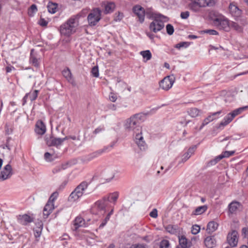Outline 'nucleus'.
Instances as JSON below:
<instances>
[{
  "mask_svg": "<svg viewBox=\"0 0 248 248\" xmlns=\"http://www.w3.org/2000/svg\"><path fill=\"white\" fill-rule=\"evenodd\" d=\"M143 117L141 114H136L127 119L124 124L125 129L129 132H131L133 135L141 131L140 126V121Z\"/></svg>",
  "mask_w": 248,
  "mask_h": 248,
  "instance_id": "obj_1",
  "label": "nucleus"
},
{
  "mask_svg": "<svg viewBox=\"0 0 248 248\" xmlns=\"http://www.w3.org/2000/svg\"><path fill=\"white\" fill-rule=\"evenodd\" d=\"M165 229L169 233L178 236L179 245L176 248H186V237L183 234L182 228L176 225L169 224L165 226Z\"/></svg>",
  "mask_w": 248,
  "mask_h": 248,
  "instance_id": "obj_2",
  "label": "nucleus"
},
{
  "mask_svg": "<svg viewBox=\"0 0 248 248\" xmlns=\"http://www.w3.org/2000/svg\"><path fill=\"white\" fill-rule=\"evenodd\" d=\"M89 184L86 181H83L80 183L70 194L68 197V201L71 202H76L83 195L89 194L90 192H87Z\"/></svg>",
  "mask_w": 248,
  "mask_h": 248,
  "instance_id": "obj_3",
  "label": "nucleus"
},
{
  "mask_svg": "<svg viewBox=\"0 0 248 248\" xmlns=\"http://www.w3.org/2000/svg\"><path fill=\"white\" fill-rule=\"evenodd\" d=\"M78 26L76 19L70 18L60 27V32L61 35L69 37L76 31Z\"/></svg>",
  "mask_w": 248,
  "mask_h": 248,
  "instance_id": "obj_4",
  "label": "nucleus"
},
{
  "mask_svg": "<svg viewBox=\"0 0 248 248\" xmlns=\"http://www.w3.org/2000/svg\"><path fill=\"white\" fill-rule=\"evenodd\" d=\"M101 11L99 8H94L88 15L87 20L91 27L95 26L101 18Z\"/></svg>",
  "mask_w": 248,
  "mask_h": 248,
  "instance_id": "obj_5",
  "label": "nucleus"
},
{
  "mask_svg": "<svg viewBox=\"0 0 248 248\" xmlns=\"http://www.w3.org/2000/svg\"><path fill=\"white\" fill-rule=\"evenodd\" d=\"M168 20V17L166 20H165L163 18H156L153 19V21L149 25L150 30L154 33H156L159 31H160L164 27V22H166Z\"/></svg>",
  "mask_w": 248,
  "mask_h": 248,
  "instance_id": "obj_6",
  "label": "nucleus"
},
{
  "mask_svg": "<svg viewBox=\"0 0 248 248\" xmlns=\"http://www.w3.org/2000/svg\"><path fill=\"white\" fill-rule=\"evenodd\" d=\"M230 23L231 21L225 16L216 18L214 20V23L219 29L226 31L230 30Z\"/></svg>",
  "mask_w": 248,
  "mask_h": 248,
  "instance_id": "obj_7",
  "label": "nucleus"
},
{
  "mask_svg": "<svg viewBox=\"0 0 248 248\" xmlns=\"http://www.w3.org/2000/svg\"><path fill=\"white\" fill-rule=\"evenodd\" d=\"M174 82V78L173 76H167L160 81L159 86L162 89L168 91L172 87Z\"/></svg>",
  "mask_w": 248,
  "mask_h": 248,
  "instance_id": "obj_8",
  "label": "nucleus"
},
{
  "mask_svg": "<svg viewBox=\"0 0 248 248\" xmlns=\"http://www.w3.org/2000/svg\"><path fill=\"white\" fill-rule=\"evenodd\" d=\"M13 174L12 166L10 164L5 165L0 173V181H3L11 177Z\"/></svg>",
  "mask_w": 248,
  "mask_h": 248,
  "instance_id": "obj_9",
  "label": "nucleus"
},
{
  "mask_svg": "<svg viewBox=\"0 0 248 248\" xmlns=\"http://www.w3.org/2000/svg\"><path fill=\"white\" fill-rule=\"evenodd\" d=\"M133 12L138 17V21L142 23L144 21L145 11V9L139 5H136L133 8Z\"/></svg>",
  "mask_w": 248,
  "mask_h": 248,
  "instance_id": "obj_10",
  "label": "nucleus"
},
{
  "mask_svg": "<svg viewBox=\"0 0 248 248\" xmlns=\"http://www.w3.org/2000/svg\"><path fill=\"white\" fill-rule=\"evenodd\" d=\"M228 11L229 14L235 20H237L242 14L241 10H240L234 2H231L230 3L228 7Z\"/></svg>",
  "mask_w": 248,
  "mask_h": 248,
  "instance_id": "obj_11",
  "label": "nucleus"
},
{
  "mask_svg": "<svg viewBox=\"0 0 248 248\" xmlns=\"http://www.w3.org/2000/svg\"><path fill=\"white\" fill-rule=\"evenodd\" d=\"M109 146H105L103 149H99L93 152L84 157V160L86 161H90L94 158L100 156L104 153L108 152Z\"/></svg>",
  "mask_w": 248,
  "mask_h": 248,
  "instance_id": "obj_12",
  "label": "nucleus"
},
{
  "mask_svg": "<svg viewBox=\"0 0 248 248\" xmlns=\"http://www.w3.org/2000/svg\"><path fill=\"white\" fill-rule=\"evenodd\" d=\"M238 240V232L236 231H232L228 233L227 242L231 247H235L237 245Z\"/></svg>",
  "mask_w": 248,
  "mask_h": 248,
  "instance_id": "obj_13",
  "label": "nucleus"
},
{
  "mask_svg": "<svg viewBox=\"0 0 248 248\" xmlns=\"http://www.w3.org/2000/svg\"><path fill=\"white\" fill-rule=\"evenodd\" d=\"M145 15L149 19H154L156 18H163L165 20H167V17L160 14L155 13L152 8H148L145 10Z\"/></svg>",
  "mask_w": 248,
  "mask_h": 248,
  "instance_id": "obj_14",
  "label": "nucleus"
},
{
  "mask_svg": "<svg viewBox=\"0 0 248 248\" xmlns=\"http://www.w3.org/2000/svg\"><path fill=\"white\" fill-rule=\"evenodd\" d=\"M246 24V22L244 20L241 19L240 23L234 21H231L230 23V29H232L237 32L241 33L243 31V27Z\"/></svg>",
  "mask_w": 248,
  "mask_h": 248,
  "instance_id": "obj_15",
  "label": "nucleus"
},
{
  "mask_svg": "<svg viewBox=\"0 0 248 248\" xmlns=\"http://www.w3.org/2000/svg\"><path fill=\"white\" fill-rule=\"evenodd\" d=\"M135 141L140 150H145L146 148V144L143 140L141 131L135 134Z\"/></svg>",
  "mask_w": 248,
  "mask_h": 248,
  "instance_id": "obj_16",
  "label": "nucleus"
},
{
  "mask_svg": "<svg viewBox=\"0 0 248 248\" xmlns=\"http://www.w3.org/2000/svg\"><path fill=\"white\" fill-rule=\"evenodd\" d=\"M204 244L207 248H214L217 246V240L215 235L206 236L204 240Z\"/></svg>",
  "mask_w": 248,
  "mask_h": 248,
  "instance_id": "obj_17",
  "label": "nucleus"
},
{
  "mask_svg": "<svg viewBox=\"0 0 248 248\" xmlns=\"http://www.w3.org/2000/svg\"><path fill=\"white\" fill-rule=\"evenodd\" d=\"M88 225L85 223L84 219L80 217H77L73 222L72 229L73 231H76L79 227H86Z\"/></svg>",
  "mask_w": 248,
  "mask_h": 248,
  "instance_id": "obj_18",
  "label": "nucleus"
},
{
  "mask_svg": "<svg viewBox=\"0 0 248 248\" xmlns=\"http://www.w3.org/2000/svg\"><path fill=\"white\" fill-rule=\"evenodd\" d=\"M30 62L36 67H38L40 65V58L33 49L31 51Z\"/></svg>",
  "mask_w": 248,
  "mask_h": 248,
  "instance_id": "obj_19",
  "label": "nucleus"
},
{
  "mask_svg": "<svg viewBox=\"0 0 248 248\" xmlns=\"http://www.w3.org/2000/svg\"><path fill=\"white\" fill-rule=\"evenodd\" d=\"M54 209V203H52V202L50 201H47L43 209V214L44 218H47Z\"/></svg>",
  "mask_w": 248,
  "mask_h": 248,
  "instance_id": "obj_20",
  "label": "nucleus"
},
{
  "mask_svg": "<svg viewBox=\"0 0 248 248\" xmlns=\"http://www.w3.org/2000/svg\"><path fill=\"white\" fill-rule=\"evenodd\" d=\"M35 132L40 135H44L46 132V126L45 124L41 120L38 121L35 125Z\"/></svg>",
  "mask_w": 248,
  "mask_h": 248,
  "instance_id": "obj_21",
  "label": "nucleus"
},
{
  "mask_svg": "<svg viewBox=\"0 0 248 248\" xmlns=\"http://www.w3.org/2000/svg\"><path fill=\"white\" fill-rule=\"evenodd\" d=\"M18 222L23 225H26L33 221V218L30 216L24 214L19 215L17 218Z\"/></svg>",
  "mask_w": 248,
  "mask_h": 248,
  "instance_id": "obj_22",
  "label": "nucleus"
},
{
  "mask_svg": "<svg viewBox=\"0 0 248 248\" xmlns=\"http://www.w3.org/2000/svg\"><path fill=\"white\" fill-rule=\"evenodd\" d=\"M240 206L241 204L238 202L232 201L228 205L229 215L235 214Z\"/></svg>",
  "mask_w": 248,
  "mask_h": 248,
  "instance_id": "obj_23",
  "label": "nucleus"
},
{
  "mask_svg": "<svg viewBox=\"0 0 248 248\" xmlns=\"http://www.w3.org/2000/svg\"><path fill=\"white\" fill-rule=\"evenodd\" d=\"M46 140L47 145L49 146H54L58 147L62 144L61 138L50 137L49 139L46 138Z\"/></svg>",
  "mask_w": 248,
  "mask_h": 248,
  "instance_id": "obj_24",
  "label": "nucleus"
},
{
  "mask_svg": "<svg viewBox=\"0 0 248 248\" xmlns=\"http://www.w3.org/2000/svg\"><path fill=\"white\" fill-rule=\"evenodd\" d=\"M106 198L104 197L102 200L97 201L94 208L98 210V211L104 213L105 212V208L106 206Z\"/></svg>",
  "mask_w": 248,
  "mask_h": 248,
  "instance_id": "obj_25",
  "label": "nucleus"
},
{
  "mask_svg": "<svg viewBox=\"0 0 248 248\" xmlns=\"http://www.w3.org/2000/svg\"><path fill=\"white\" fill-rule=\"evenodd\" d=\"M221 113V111H218L216 112L213 113L212 114L209 115L206 117L203 121L202 125L201 126L200 129H202L204 126L207 124L209 122L213 121L216 119L215 116L217 115H219Z\"/></svg>",
  "mask_w": 248,
  "mask_h": 248,
  "instance_id": "obj_26",
  "label": "nucleus"
},
{
  "mask_svg": "<svg viewBox=\"0 0 248 248\" xmlns=\"http://www.w3.org/2000/svg\"><path fill=\"white\" fill-rule=\"evenodd\" d=\"M248 108V106L244 107L239 108H238L234 109L232 112L228 113L227 115L232 120L235 117H236L237 115L241 114L242 112V111H243L244 110Z\"/></svg>",
  "mask_w": 248,
  "mask_h": 248,
  "instance_id": "obj_27",
  "label": "nucleus"
},
{
  "mask_svg": "<svg viewBox=\"0 0 248 248\" xmlns=\"http://www.w3.org/2000/svg\"><path fill=\"white\" fill-rule=\"evenodd\" d=\"M248 108V106L244 107L239 108H238L234 109L232 112L228 113L227 115L232 120L235 117H236L237 115L241 114L242 112V111H243L244 110Z\"/></svg>",
  "mask_w": 248,
  "mask_h": 248,
  "instance_id": "obj_28",
  "label": "nucleus"
},
{
  "mask_svg": "<svg viewBox=\"0 0 248 248\" xmlns=\"http://www.w3.org/2000/svg\"><path fill=\"white\" fill-rule=\"evenodd\" d=\"M218 226V224L215 221H210L207 225L206 231L208 233L213 232L217 229Z\"/></svg>",
  "mask_w": 248,
  "mask_h": 248,
  "instance_id": "obj_29",
  "label": "nucleus"
},
{
  "mask_svg": "<svg viewBox=\"0 0 248 248\" xmlns=\"http://www.w3.org/2000/svg\"><path fill=\"white\" fill-rule=\"evenodd\" d=\"M119 197V193L118 192H114L110 193L108 197H105L106 201H108L110 202H115Z\"/></svg>",
  "mask_w": 248,
  "mask_h": 248,
  "instance_id": "obj_30",
  "label": "nucleus"
},
{
  "mask_svg": "<svg viewBox=\"0 0 248 248\" xmlns=\"http://www.w3.org/2000/svg\"><path fill=\"white\" fill-rule=\"evenodd\" d=\"M140 53L142 56L145 62L149 61L152 58V53L149 50L141 51Z\"/></svg>",
  "mask_w": 248,
  "mask_h": 248,
  "instance_id": "obj_31",
  "label": "nucleus"
},
{
  "mask_svg": "<svg viewBox=\"0 0 248 248\" xmlns=\"http://www.w3.org/2000/svg\"><path fill=\"white\" fill-rule=\"evenodd\" d=\"M115 5L113 2H108L105 4V12L106 14L110 13L113 12Z\"/></svg>",
  "mask_w": 248,
  "mask_h": 248,
  "instance_id": "obj_32",
  "label": "nucleus"
},
{
  "mask_svg": "<svg viewBox=\"0 0 248 248\" xmlns=\"http://www.w3.org/2000/svg\"><path fill=\"white\" fill-rule=\"evenodd\" d=\"M232 121V120L227 115L220 123L218 128H222Z\"/></svg>",
  "mask_w": 248,
  "mask_h": 248,
  "instance_id": "obj_33",
  "label": "nucleus"
},
{
  "mask_svg": "<svg viewBox=\"0 0 248 248\" xmlns=\"http://www.w3.org/2000/svg\"><path fill=\"white\" fill-rule=\"evenodd\" d=\"M207 209V206L204 205L198 207L194 211V214L196 215H200L205 212Z\"/></svg>",
  "mask_w": 248,
  "mask_h": 248,
  "instance_id": "obj_34",
  "label": "nucleus"
},
{
  "mask_svg": "<svg viewBox=\"0 0 248 248\" xmlns=\"http://www.w3.org/2000/svg\"><path fill=\"white\" fill-rule=\"evenodd\" d=\"M62 75L66 78V79L69 82H71V81L72 80V77L70 69L67 68L62 71Z\"/></svg>",
  "mask_w": 248,
  "mask_h": 248,
  "instance_id": "obj_35",
  "label": "nucleus"
},
{
  "mask_svg": "<svg viewBox=\"0 0 248 248\" xmlns=\"http://www.w3.org/2000/svg\"><path fill=\"white\" fill-rule=\"evenodd\" d=\"M57 4L49 2L47 5L48 11L51 14H54L57 11Z\"/></svg>",
  "mask_w": 248,
  "mask_h": 248,
  "instance_id": "obj_36",
  "label": "nucleus"
},
{
  "mask_svg": "<svg viewBox=\"0 0 248 248\" xmlns=\"http://www.w3.org/2000/svg\"><path fill=\"white\" fill-rule=\"evenodd\" d=\"M66 167L67 165L66 164H62L60 166H56L52 170V172L53 174L57 173L62 170L66 169Z\"/></svg>",
  "mask_w": 248,
  "mask_h": 248,
  "instance_id": "obj_37",
  "label": "nucleus"
},
{
  "mask_svg": "<svg viewBox=\"0 0 248 248\" xmlns=\"http://www.w3.org/2000/svg\"><path fill=\"white\" fill-rule=\"evenodd\" d=\"M225 155L224 152L220 155H219L217 156L214 159L210 161L209 163L211 165H214L216 164H217L219 161H220L221 159H222L223 158H225Z\"/></svg>",
  "mask_w": 248,
  "mask_h": 248,
  "instance_id": "obj_38",
  "label": "nucleus"
},
{
  "mask_svg": "<svg viewBox=\"0 0 248 248\" xmlns=\"http://www.w3.org/2000/svg\"><path fill=\"white\" fill-rule=\"evenodd\" d=\"M38 229L34 230V235L36 237H39L40 236L41 231L43 229V223L41 221L38 223Z\"/></svg>",
  "mask_w": 248,
  "mask_h": 248,
  "instance_id": "obj_39",
  "label": "nucleus"
},
{
  "mask_svg": "<svg viewBox=\"0 0 248 248\" xmlns=\"http://www.w3.org/2000/svg\"><path fill=\"white\" fill-rule=\"evenodd\" d=\"M188 113L191 117H195L199 115V110L197 108H191L188 111Z\"/></svg>",
  "mask_w": 248,
  "mask_h": 248,
  "instance_id": "obj_40",
  "label": "nucleus"
},
{
  "mask_svg": "<svg viewBox=\"0 0 248 248\" xmlns=\"http://www.w3.org/2000/svg\"><path fill=\"white\" fill-rule=\"evenodd\" d=\"M197 149L196 145H193L190 147L187 151V159L189 158L192 155L194 154Z\"/></svg>",
  "mask_w": 248,
  "mask_h": 248,
  "instance_id": "obj_41",
  "label": "nucleus"
},
{
  "mask_svg": "<svg viewBox=\"0 0 248 248\" xmlns=\"http://www.w3.org/2000/svg\"><path fill=\"white\" fill-rule=\"evenodd\" d=\"M38 92V90H35L32 93H29V97L31 101H33L37 98Z\"/></svg>",
  "mask_w": 248,
  "mask_h": 248,
  "instance_id": "obj_42",
  "label": "nucleus"
},
{
  "mask_svg": "<svg viewBox=\"0 0 248 248\" xmlns=\"http://www.w3.org/2000/svg\"><path fill=\"white\" fill-rule=\"evenodd\" d=\"M160 248H169L170 247V242L168 240L164 239L160 243Z\"/></svg>",
  "mask_w": 248,
  "mask_h": 248,
  "instance_id": "obj_43",
  "label": "nucleus"
},
{
  "mask_svg": "<svg viewBox=\"0 0 248 248\" xmlns=\"http://www.w3.org/2000/svg\"><path fill=\"white\" fill-rule=\"evenodd\" d=\"M91 73L94 77L98 78L99 77V70L97 66H94L92 68Z\"/></svg>",
  "mask_w": 248,
  "mask_h": 248,
  "instance_id": "obj_44",
  "label": "nucleus"
},
{
  "mask_svg": "<svg viewBox=\"0 0 248 248\" xmlns=\"http://www.w3.org/2000/svg\"><path fill=\"white\" fill-rule=\"evenodd\" d=\"M200 231V227L198 225H193L191 227V232L193 234H198Z\"/></svg>",
  "mask_w": 248,
  "mask_h": 248,
  "instance_id": "obj_45",
  "label": "nucleus"
},
{
  "mask_svg": "<svg viewBox=\"0 0 248 248\" xmlns=\"http://www.w3.org/2000/svg\"><path fill=\"white\" fill-rule=\"evenodd\" d=\"M166 31L167 33L171 35L174 32V28L171 24H169L166 26Z\"/></svg>",
  "mask_w": 248,
  "mask_h": 248,
  "instance_id": "obj_46",
  "label": "nucleus"
},
{
  "mask_svg": "<svg viewBox=\"0 0 248 248\" xmlns=\"http://www.w3.org/2000/svg\"><path fill=\"white\" fill-rule=\"evenodd\" d=\"M59 195V193L57 191L54 192L49 197L48 201L52 202L54 203V202L57 199Z\"/></svg>",
  "mask_w": 248,
  "mask_h": 248,
  "instance_id": "obj_47",
  "label": "nucleus"
},
{
  "mask_svg": "<svg viewBox=\"0 0 248 248\" xmlns=\"http://www.w3.org/2000/svg\"><path fill=\"white\" fill-rule=\"evenodd\" d=\"M178 49H181V48H184L186 47V42H183L177 44L174 46Z\"/></svg>",
  "mask_w": 248,
  "mask_h": 248,
  "instance_id": "obj_48",
  "label": "nucleus"
},
{
  "mask_svg": "<svg viewBox=\"0 0 248 248\" xmlns=\"http://www.w3.org/2000/svg\"><path fill=\"white\" fill-rule=\"evenodd\" d=\"M109 99L111 102H115L117 99V95L114 93H110L109 95Z\"/></svg>",
  "mask_w": 248,
  "mask_h": 248,
  "instance_id": "obj_49",
  "label": "nucleus"
},
{
  "mask_svg": "<svg viewBox=\"0 0 248 248\" xmlns=\"http://www.w3.org/2000/svg\"><path fill=\"white\" fill-rule=\"evenodd\" d=\"M203 32L210 35H217L218 34L217 31L214 30H206Z\"/></svg>",
  "mask_w": 248,
  "mask_h": 248,
  "instance_id": "obj_50",
  "label": "nucleus"
},
{
  "mask_svg": "<svg viewBox=\"0 0 248 248\" xmlns=\"http://www.w3.org/2000/svg\"><path fill=\"white\" fill-rule=\"evenodd\" d=\"M150 216L153 218H156L157 217V210L156 209H154L150 213Z\"/></svg>",
  "mask_w": 248,
  "mask_h": 248,
  "instance_id": "obj_51",
  "label": "nucleus"
},
{
  "mask_svg": "<svg viewBox=\"0 0 248 248\" xmlns=\"http://www.w3.org/2000/svg\"><path fill=\"white\" fill-rule=\"evenodd\" d=\"M37 11V6L35 4H32L30 8L29 9V13L30 15L31 14V12L32 11V13L36 12Z\"/></svg>",
  "mask_w": 248,
  "mask_h": 248,
  "instance_id": "obj_52",
  "label": "nucleus"
},
{
  "mask_svg": "<svg viewBox=\"0 0 248 248\" xmlns=\"http://www.w3.org/2000/svg\"><path fill=\"white\" fill-rule=\"evenodd\" d=\"M39 24L43 27L46 26L48 22L46 21L45 19L44 18H41L38 22Z\"/></svg>",
  "mask_w": 248,
  "mask_h": 248,
  "instance_id": "obj_53",
  "label": "nucleus"
},
{
  "mask_svg": "<svg viewBox=\"0 0 248 248\" xmlns=\"http://www.w3.org/2000/svg\"><path fill=\"white\" fill-rule=\"evenodd\" d=\"M51 156V155L50 153L46 152L44 155V157L46 161H52V159H50V157Z\"/></svg>",
  "mask_w": 248,
  "mask_h": 248,
  "instance_id": "obj_54",
  "label": "nucleus"
},
{
  "mask_svg": "<svg viewBox=\"0 0 248 248\" xmlns=\"http://www.w3.org/2000/svg\"><path fill=\"white\" fill-rule=\"evenodd\" d=\"M225 157H228L230 156L233 155L234 151H225L224 152Z\"/></svg>",
  "mask_w": 248,
  "mask_h": 248,
  "instance_id": "obj_55",
  "label": "nucleus"
},
{
  "mask_svg": "<svg viewBox=\"0 0 248 248\" xmlns=\"http://www.w3.org/2000/svg\"><path fill=\"white\" fill-rule=\"evenodd\" d=\"M104 128L103 127H98L94 130L93 134L95 135L98 134L99 133L104 130Z\"/></svg>",
  "mask_w": 248,
  "mask_h": 248,
  "instance_id": "obj_56",
  "label": "nucleus"
},
{
  "mask_svg": "<svg viewBox=\"0 0 248 248\" xmlns=\"http://www.w3.org/2000/svg\"><path fill=\"white\" fill-rule=\"evenodd\" d=\"M123 14L121 13H119L118 16H117L115 18V20L116 21H120L123 18Z\"/></svg>",
  "mask_w": 248,
  "mask_h": 248,
  "instance_id": "obj_57",
  "label": "nucleus"
},
{
  "mask_svg": "<svg viewBox=\"0 0 248 248\" xmlns=\"http://www.w3.org/2000/svg\"><path fill=\"white\" fill-rule=\"evenodd\" d=\"M115 173L114 171H112L110 177L106 178V182H110L113 179V178L115 177Z\"/></svg>",
  "mask_w": 248,
  "mask_h": 248,
  "instance_id": "obj_58",
  "label": "nucleus"
},
{
  "mask_svg": "<svg viewBox=\"0 0 248 248\" xmlns=\"http://www.w3.org/2000/svg\"><path fill=\"white\" fill-rule=\"evenodd\" d=\"M132 248H145V247L143 244H138L132 245Z\"/></svg>",
  "mask_w": 248,
  "mask_h": 248,
  "instance_id": "obj_59",
  "label": "nucleus"
},
{
  "mask_svg": "<svg viewBox=\"0 0 248 248\" xmlns=\"http://www.w3.org/2000/svg\"><path fill=\"white\" fill-rule=\"evenodd\" d=\"M29 97V93H26L22 99V105L24 106L27 101L28 98Z\"/></svg>",
  "mask_w": 248,
  "mask_h": 248,
  "instance_id": "obj_60",
  "label": "nucleus"
},
{
  "mask_svg": "<svg viewBox=\"0 0 248 248\" xmlns=\"http://www.w3.org/2000/svg\"><path fill=\"white\" fill-rule=\"evenodd\" d=\"M14 69H15L14 67L12 66H7L6 67V71L7 73H10L12 71V70H13Z\"/></svg>",
  "mask_w": 248,
  "mask_h": 248,
  "instance_id": "obj_61",
  "label": "nucleus"
},
{
  "mask_svg": "<svg viewBox=\"0 0 248 248\" xmlns=\"http://www.w3.org/2000/svg\"><path fill=\"white\" fill-rule=\"evenodd\" d=\"M187 38L190 39H196L198 38V36H196V35H189L188 36H187Z\"/></svg>",
  "mask_w": 248,
  "mask_h": 248,
  "instance_id": "obj_62",
  "label": "nucleus"
},
{
  "mask_svg": "<svg viewBox=\"0 0 248 248\" xmlns=\"http://www.w3.org/2000/svg\"><path fill=\"white\" fill-rule=\"evenodd\" d=\"M181 16L183 19H186V12H182V13H181Z\"/></svg>",
  "mask_w": 248,
  "mask_h": 248,
  "instance_id": "obj_63",
  "label": "nucleus"
},
{
  "mask_svg": "<svg viewBox=\"0 0 248 248\" xmlns=\"http://www.w3.org/2000/svg\"><path fill=\"white\" fill-rule=\"evenodd\" d=\"M107 222V221L104 220L102 222V223L100 225L99 227L100 228L103 227L106 224Z\"/></svg>",
  "mask_w": 248,
  "mask_h": 248,
  "instance_id": "obj_64",
  "label": "nucleus"
}]
</instances>
